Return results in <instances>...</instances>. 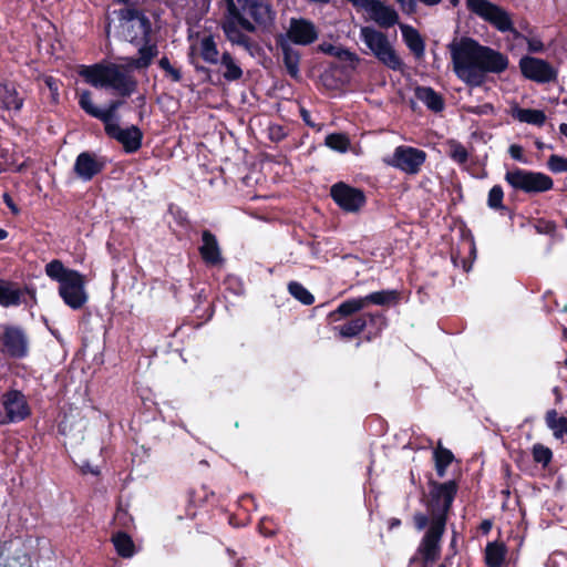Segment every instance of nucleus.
Instances as JSON below:
<instances>
[{
  "instance_id": "nucleus-1",
  "label": "nucleus",
  "mask_w": 567,
  "mask_h": 567,
  "mask_svg": "<svg viewBox=\"0 0 567 567\" xmlns=\"http://www.w3.org/2000/svg\"><path fill=\"white\" fill-rule=\"evenodd\" d=\"M453 71L470 87L485 84L487 74H501L508 69V56L471 37H462L449 44Z\"/></svg>"
},
{
  "instance_id": "nucleus-2",
  "label": "nucleus",
  "mask_w": 567,
  "mask_h": 567,
  "mask_svg": "<svg viewBox=\"0 0 567 567\" xmlns=\"http://www.w3.org/2000/svg\"><path fill=\"white\" fill-rule=\"evenodd\" d=\"M80 74L92 86L112 89L122 97L110 101L106 109L101 110L93 104L92 93L89 90L79 94V105L87 115L100 120L104 128L107 125H116L114 120L117 118L118 109L124 104L123 99L130 97L136 91L137 81L114 63L84 66Z\"/></svg>"
},
{
  "instance_id": "nucleus-3",
  "label": "nucleus",
  "mask_w": 567,
  "mask_h": 567,
  "mask_svg": "<svg viewBox=\"0 0 567 567\" xmlns=\"http://www.w3.org/2000/svg\"><path fill=\"white\" fill-rule=\"evenodd\" d=\"M429 496L426 501L427 514L415 512L413 525L416 530H425L424 546L430 549L436 547L439 539H442L446 532L449 514L457 495L458 484L455 480L447 482H429Z\"/></svg>"
},
{
  "instance_id": "nucleus-4",
  "label": "nucleus",
  "mask_w": 567,
  "mask_h": 567,
  "mask_svg": "<svg viewBox=\"0 0 567 567\" xmlns=\"http://www.w3.org/2000/svg\"><path fill=\"white\" fill-rule=\"evenodd\" d=\"M31 339L24 327L0 324V362L22 361L30 355Z\"/></svg>"
},
{
  "instance_id": "nucleus-5",
  "label": "nucleus",
  "mask_w": 567,
  "mask_h": 567,
  "mask_svg": "<svg viewBox=\"0 0 567 567\" xmlns=\"http://www.w3.org/2000/svg\"><path fill=\"white\" fill-rule=\"evenodd\" d=\"M466 8L471 13L487 22L497 31L502 33L509 32L514 38L519 37V32L514 27L512 16L503 7L489 0H466Z\"/></svg>"
},
{
  "instance_id": "nucleus-6",
  "label": "nucleus",
  "mask_w": 567,
  "mask_h": 567,
  "mask_svg": "<svg viewBox=\"0 0 567 567\" xmlns=\"http://www.w3.org/2000/svg\"><path fill=\"white\" fill-rule=\"evenodd\" d=\"M360 37L374 56L386 68L393 71L403 69L404 63L389 42L386 34L372 27H362Z\"/></svg>"
},
{
  "instance_id": "nucleus-7",
  "label": "nucleus",
  "mask_w": 567,
  "mask_h": 567,
  "mask_svg": "<svg viewBox=\"0 0 567 567\" xmlns=\"http://www.w3.org/2000/svg\"><path fill=\"white\" fill-rule=\"evenodd\" d=\"M182 503L185 514L177 515L178 519H195L197 516L210 518V512L217 505L218 497L207 485L200 484L188 487L182 495Z\"/></svg>"
},
{
  "instance_id": "nucleus-8",
  "label": "nucleus",
  "mask_w": 567,
  "mask_h": 567,
  "mask_svg": "<svg viewBox=\"0 0 567 567\" xmlns=\"http://www.w3.org/2000/svg\"><path fill=\"white\" fill-rule=\"evenodd\" d=\"M504 179L513 189L529 195L545 193L554 187V181L549 175L519 167L507 171Z\"/></svg>"
},
{
  "instance_id": "nucleus-9",
  "label": "nucleus",
  "mask_w": 567,
  "mask_h": 567,
  "mask_svg": "<svg viewBox=\"0 0 567 567\" xmlns=\"http://www.w3.org/2000/svg\"><path fill=\"white\" fill-rule=\"evenodd\" d=\"M426 153L421 148L400 145L394 148L393 155L385 163L409 175H416L426 161Z\"/></svg>"
},
{
  "instance_id": "nucleus-10",
  "label": "nucleus",
  "mask_w": 567,
  "mask_h": 567,
  "mask_svg": "<svg viewBox=\"0 0 567 567\" xmlns=\"http://www.w3.org/2000/svg\"><path fill=\"white\" fill-rule=\"evenodd\" d=\"M86 278L80 271H75L59 285V296L72 310H80L89 300L85 291Z\"/></svg>"
},
{
  "instance_id": "nucleus-11",
  "label": "nucleus",
  "mask_w": 567,
  "mask_h": 567,
  "mask_svg": "<svg viewBox=\"0 0 567 567\" xmlns=\"http://www.w3.org/2000/svg\"><path fill=\"white\" fill-rule=\"evenodd\" d=\"M330 197L346 213H358L367 204L364 192L344 182H338L331 186Z\"/></svg>"
},
{
  "instance_id": "nucleus-12",
  "label": "nucleus",
  "mask_w": 567,
  "mask_h": 567,
  "mask_svg": "<svg viewBox=\"0 0 567 567\" xmlns=\"http://www.w3.org/2000/svg\"><path fill=\"white\" fill-rule=\"evenodd\" d=\"M518 65L525 79L539 84L555 82L558 76L557 69L540 58L524 55L520 58Z\"/></svg>"
},
{
  "instance_id": "nucleus-13",
  "label": "nucleus",
  "mask_w": 567,
  "mask_h": 567,
  "mask_svg": "<svg viewBox=\"0 0 567 567\" xmlns=\"http://www.w3.org/2000/svg\"><path fill=\"white\" fill-rule=\"evenodd\" d=\"M25 296H29L34 303L37 302L34 287L24 285L20 288L17 282L0 279V306L9 308L18 307L22 303L28 305Z\"/></svg>"
},
{
  "instance_id": "nucleus-14",
  "label": "nucleus",
  "mask_w": 567,
  "mask_h": 567,
  "mask_svg": "<svg viewBox=\"0 0 567 567\" xmlns=\"http://www.w3.org/2000/svg\"><path fill=\"white\" fill-rule=\"evenodd\" d=\"M287 41L297 45H310L317 41L319 31L316 24L306 18H291L289 28L284 34Z\"/></svg>"
},
{
  "instance_id": "nucleus-15",
  "label": "nucleus",
  "mask_w": 567,
  "mask_h": 567,
  "mask_svg": "<svg viewBox=\"0 0 567 567\" xmlns=\"http://www.w3.org/2000/svg\"><path fill=\"white\" fill-rule=\"evenodd\" d=\"M123 19L131 22L127 28V37L133 44H140L141 40L152 38V22L143 11L136 8H127L123 11Z\"/></svg>"
},
{
  "instance_id": "nucleus-16",
  "label": "nucleus",
  "mask_w": 567,
  "mask_h": 567,
  "mask_svg": "<svg viewBox=\"0 0 567 567\" xmlns=\"http://www.w3.org/2000/svg\"><path fill=\"white\" fill-rule=\"evenodd\" d=\"M104 131L110 138L122 144L126 154L136 153L142 147L144 134L136 125L126 128H122L118 124L107 125Z\"/></svg>"
},
{
  "instance_id": "nucleus-17",
  "label": "nucleus",
  "mask_w": 567,
  "mask_h": 567,
  "mask_svg": "<svg viewBox=\"0 0 567 567\" xmlns=\"http://www.w3.org/2000/svg\"><path fill=\"white\" fill-rule=\"evenodd\" d=\"M107 165V158L97 156L93 152L80 153L74 162L73 171L79 178L84 182L92 181L96 175L101 174Z\"/></svg>"
},
{
  "instance_id": "nucleus-18",
  "label": "nucleus",
  "mask_w": 567,
  "mask_h": 567,
  "mask_svg": "<svg viewBox=\"0 0 567 567\" xmlns=\"http://www.w3.org/2000/svg\"><path fill=\"white\" fill-rule=\"evenodd\" d=\"M198 252L207 267L220 268L226 262L218 239L209 229L202 231V245L198 247Z\"/></svg>"
},
{
  "instance_id": "nucleus-19",
  "label": "nucleus",
  "mask_w": 567,
  "mask_h": 567,
  "mask_svg": "<svg viewBox=\"0 0 567 567\" xmlns=\"http://www.w3.org/2000/svg\"><path fill=\"white\" fill-rule=\"evenodd\" d=\"M2 405L9 422L23 421L31 414L25 396L19 390H9L3 393Z\"/></svg>"
},
{
  "instance_id": "nucleus-20",
  "label": "nucleus",
  "mask_w": 567,
  "mask_h": 567,
  "mask_svg": "<svg viewBox=\"0 0 567 567\" xmlns=\"http://www.w3.org/2000/svg\"><path fill=\"white\" fill-rule=\"evenodd\" d=\"M237 2L240 6V12L247 13L255 25L267 27L272 23L275 12L268 0H237Z\"/></svg>"
},
{
  "instance_id": "nucleus-21",
  "label": "nucleus",
  "mask_w": 567,
  "mask_h": 567,
  "mask_svg": "<svg viewBox=\"0 0 567 567\" xmlns=\"http://www.w3.org/2000/svg\"><path fill=\"white\" fill-rule=\"evenodd\" d=\"M372 19L384 29H389L399 23V14L394 8L384 4L381 0H370L365 7Z\"/></svg>"
},
{
  "instance_id": "nucleus-22",
  "label": "nucleus",
  "mask_w": 567,
  "mask_h": 567,
  "mask_svg": "<svg viewBox=\"0 0 567 567\" xmlns=\"http://www.w3.org/2000/svg\"><path fill=\"white\" fill-rule=\"evenodd\" d=\"M276 45L282 52V63L287 70V73L292 79L299 78V64H300V53L295 50L290 43L287 41L286 37L280 33L276 38Z\"/></svg>"
},
{
  "instance_id": "nucleus-23",
  "label": "nucleus",
  "mask_w": 567,
  "mask_h": 567,
  "mask_svg": "<svg viewBox=\"0 0 567 567\" xmlns=\"http://www.w3.org/2000/svg\"><path fill=\"white\" fill-rule=\"evenodd\" d=\"M24 99L19 95L13 82H0V107L6 111H21Z\"/></svg>"
},
{
  "instance_id": "nucleus-24",
  "label": "nucleus",
  "mask_w": 567,
  "mask_h": 567,
  "mask_svg": "<svg viewBox=\"0 0 567 567\" xmlns=\"http://www.w3.org/2000/svg\"><path fill=\"white\" fill-rule=\"evenodd\" d=\"M361 317L367 319L364 340L368 342L380 338L383 330L388 327V318L381 311L363 312Z\"/></svg>"
},
{
  "instance_id": "nucleus-25",
  "label": "nucleus",
  "mask_w": 567,
  "mask_h": 567,
  "mask_svg": "<svg viewBox=\"0 0 567 567\" xmlns=\"http://www.w3.org/2000/svg\"><path fill=\"white\" fill-rule=\"evenodd\" d=\"M142 45L138 49V58L131 59L128 64L134 69L141 70L148 68L153 59L158 54V48L155 42H152V38L147 40H141Z\"/></svg>"
},
{
  "instance_id": "nucleus-26",
  "label": "nucleus",
  "mask_w": 567,
  "mask_h": 567,
  "mask_svg": "<svg viewBox=\"0 0 567 567\" xmlns=\"http://www.w3.org/2000/svg\"><path fill=\"white\" fill-rule=\"evenodd\" d=\"M364 309V303L362 297L358 298H349L344 301H342L336 310L331 311L328 315V319L331 322H337L341 319H347L352 317L353 315L358 313Z\"/></svg>"
},
{
  "instance_id": "nucleus-27",
  "label": "nucleus",
  "mask_w": 567,
  "mask_h": 567,
  "mask_svg": "<svg viewBox=\"0 0 567 567\" xmlns=\"http://www.w3.org/2000/svg\"><path fill=\"white\" fill-rule=\"evenodd\" d=\"M415 97L423 102L426 107L439 113L444 110L445 102L443 96L431 86H417L415 89Z\"/></svg>"
},
{
  "instance_id": "nucleus-28",
  "label": "nucleus",
  "mask_w": 567,
  "mask_h": 567,
  "mask_svg": "<svg viewBox=\"0 0 567 567\" xmlns=\"http://www.w3.org/2000/svg\"><path fill=\"white\" fill-rule=\"evenodd\" d=\"M367 328V319L361 315L351 318L342 324L334 326L333 331L340 339H352L364 332Z\"/></svg>"
},
{
  "instance_id": "nucleus-29",
  "label": "nucleus",
  "mask_w": 567,
  "mask_h": 567,
  "mask_svg": "<svg viewBox=\"0 0 567 567\" xmlns=\"http://www.w3.org/2000/svg\"><path fill=\"white\" fill-rule=\"evenodd\" d=\"M403 40L416 59H421L425 52V42L420 32L411 25L401 24Z\"/></svg>"
},
{
  "instance_id": "nucleus-30",
  "label": "nucleus",
  "mask_w": 567,
  "mask_h": 567,
  "mask_svg": "<svg viewBox=\"0 0 567 567\" xmlns=\"http://www.w3.org/2000/svg\"><path fill=\"white\" fill-rule=\"evenodd\" d=\"M111 542L116 554L124 559L132 558L136 553V546L132 537L123 530H118L112 535Z\"/></svg>"
},
{
  "instance_id": "nucleus-31",
  "label": "nucleus",
  "mask_w": 567,
  "mask_h": 567,
  "mask_svg": "<svg viewBox=\"0 0 567 567\" xmlns=\"http://www.w3.org/2000/svg\"><path fill=\"white\" fill-rule=\"evenodd\" d=\"M455 456L453 452L442 445L439 441L436 447L433 450V461L435 472L439 478L446 475L447 467L454 462Z\"/></svg>"
},
{
  "instance_id": "nucleus-32",
  "label": "nucleus",
  "mask_w": 567,
  "mask_h": 567,
  "mask_svg": "<svg viewBox=\"0 0 567 567\" xmlns=\"http://www.w3.org/2000/svg\"><path fill=\"white\" fill-rule=\"evenodd\" d=\"M507 547L502 542L487 543L485 547V564L488 567H501L505 561Z\"/></svg>"
},
{
  "instance_id": "nucleus-33",
  "label": "nucleus",
  "mask_w": 567,
  "mask_h": 567,
  "mask_svg": "<svg viewBox=\"0 0 567 567\" xmlns=\"http://www.w3.org/2000/svg\"><path fill=\"white\" fill-rule=\"evenodd\" d=\"M362 299L364 308L369 305L391 306L400 301V292L398 290H380L363 296Z\"/></svg>"
},
{
  "instance_id": "nucleus-34",
  "label": "nucleus",
  "mask_w": 567,
  "mask_h": 567,
  "mask_svg": "<svg viewBox=\"0 0 567 567\" xmlns=\"http://www.w3.org/2000/svg\"><path fill=\"white\" fill-rule=\"evenodd\" d=\"M513 117L522 123L543 126L546 122V114L543 110L515 107Z\"/></svg>"
},
{
  "instance_id": "nucleus-35",
  "label": "nucleus",
  "mask_w": 567,
  "mask_h": 567,
  "mask_svg": "<svg viewBox=\"0 0 567 567\" xmlns=\"http://www.w3.org/2000/svg\"><path fill=\"white\" fill-rule=\"evenodd\" d=\"M235 22L234 20L223 25L226 38L234 44L240 45L246 50H251L254 48V41L250 37L245 34Z\"/></svg>"
},
{
  "instance_id": "nucleus-36",
  "label": "nucleus",
  "mask_w": 567,
  "mask_h": 567,
  "mask_svg": "<svg viewBox=\"0 0 567 567\" xmlns=\"http://www.w3.org/2000/svg\"><path fill=\"white\" fill-rule=\"evenodd\" d=\"M547 426L556 439L567 437V417L559 415L555 409L548 410L545 415Z\"/></svg>"
},
{
  "instance_id": "nucleus-37",
  "label": "nucleus",
  "mask_w": 567,
  "mask_h": 567,
  "mask_svg": "<svg viewBox=\"0 0 567 567\" xmlns=\"http://www.w3.org/2000/svg\"><path fill=\"white\" fill-rule=\"evenodd\" d=\"M198 58H202L209 64H217L220 62L219 51L213 35H206L200 40Z\"/></svg>"
},
{
  "instance_id": "nucleus-38",
  "label": "nucleus",
  "mask_w": 567,
  "mask_h": 567,
  "mask_svg": "<svg viewBox=\"0 0 567 567\" xmlns=\"http://www.w3.org/2000/svg\"><path fill=\"white\" fill-rule=\"evenodd\" d=\"M45 275L59 282L62 284L68 277H70L72 274H74L75 269H70L64 267L63 262L60 259H53L50 262L45 265Z\"/></svg>"
},
{
  "instance_id": "nucleus-39",
  "label": "nucleus",
  "mask_w": 567,
  "mask_h": 567,
  "mask_svg": "<svg viewBox=\"0 0 567 567\" xmlns=\"http://www.w3.org/2000/svg\"><path fill=\"white\" fill-rule=\"evenodd\" d=\"M425 534L423 535L420 545L417 547L416 553L421 556L422 564L421 567H429L430 565L437 561L441 557L442 551V539H439L436 543V547L427 549L424 546Z\"/></svg>"
},
{
  "instance_id": "nucleus-40",
  "label": "nucleus",
  "mask_w": 567,
  "mask_h": 567,
  "mask_svg": "<svg viewBox=\"0 0 567 567\" xmlns=\"http://www.w3.org/2000/svg\"><path fill=\"white\" fill-rule=\"evenodd\" d=\"M220 64L225 68L223 76L226 81L233 82V81H237V80L241 79L243 70L235 62L233 55L229 52L225 51L220 55Z\"/></svg>"
},
{
  "instance_id": "nucleus-41",
  "label": "nucleus",
  "mask_w": 567,
  "mask_h": 567,
  "mask_svg": "<svg viewBox=\"0 0 567 567\" xmlns=\"http://www.w3.org/2000/svg\"><path fill=\"white\" fill-rule=\"evenodd\" d=\"M226 4L227 14L229 18L236 21V23L247 32H255V24L248 20L241 12L240 9L236 6L234 0H223Z\"/></svg>"
},
{
  "instance_id": "nucleus-42",
  "label": "nucleus",
  "mask_w": 567,
  "mask_h": 567,
  "mask_svg": "<svg viewBox=\"0 0 567 567\" xmlns=\"http://www.w3.org/2000/svg\"><path fill=\"white\" fill-rule=\"evenodd\" d=\"M503 199L504 190L502 186L494 185L488 192L487 206L493 210L501 212V214L507 213L512 216L513 212L503 204Z\"/></svg>"
},
{
  "instance_id": "nucleus-43",
  "label": "nucleus",
  "mask_w": 567,
  "mask_h": 567,
  "mask_svg": "<svg viewBox=\"0 0 567 567\" xmlns=\"http://www.w3.org/2000/svg\"><path fill=\"white\" fill-rule=\"evenodd\" d=\"M197 298V306L194 308V312L196 313V317L202 319L203 321L207 322L210 320L215 313V306L214 302L210 300H207L206 295L204 293V290L198 292L196 295Z\"/></svg>"
},
{
  "instance_id": "nucleus-44",
  "label": "nucleus",
  "mask_w": 567,
  "mask_h": 567,
  "mask_svg": "<svg viewBox=\"0 0 567 567\" xmlns=\"http://www.w3.org/2000/svg\"><path fill=\"white\" fill-rule=\"evenodd\" d=\"M187 59H188L189 64L193 65L195 72L197 74L203 75V82L215 83L213 80L212 70L209 68L203 65L202 63H199V58H198L197 49L195 45H192L189 48V51L187 53Z\"/></svg>"
},
{
  "instance_id": "nucleus-45",
  "label": "nucleus",
  "mask_w": 567,
  "mask_h": 567,
  "mask_svg": "<svg viewBox=\"0 0 567 567\" xmlns=\"http://www.w3.org/2000/svg\"><path fill=\"white\" fill-rule=\"evenodd\" d=\"M288 291L305 306H311L315 302V296L298 281H290L288 284Z\"/></svg>"
},
{
  "instance_id": "nucleus-46",
  "label": "nucleus",
  "mask_w": 567,
  "mask_h": 567,
  "mask_svg": "<svg viewBox=\"0 0 567 567\" xmlns=\"http://www.w3.org/2000/svg\"><path fill=\"white\" fill-rule=\"evenodd\" d=\"M447 146V155L452 161L461 165L467 163L470 155L467 150L461 142L456 140H449Z\"/></svg>"
},
{
  "instance_id": "nucleus-47",
  "label": "nucleus",
  "mask_w": 567,
  "mask_h": 567,
  "mask_svg": "<svg viewBox=\"0 0 567 567\" xmlns=\"http://www.w3.org/2000/svg\"><path fill=\"white\" fill-rule=\"evenodd\" d=\"M324 144L333 151L344 153L349 148L350 140L343 133H331L326 136Z\"/></svg>"
},
{
  "instance_id": "nucleus-48",
  "label": "nucleus",
  "mask_w": 567,
  "mask_h": 567,
  "mask_svg": "<svg viewBox=\"0 0 567 567\" xmlns=\"http://www.w3.org/2000/svg\"><path fill=\"white\" fill-rule=\"evenodd\" d=\"M532 454L534 462L542 464L544 467H546L553 460V451L542 443L533 445Z\"/></svg>"
},
{
  "instance_id": "nucleus-49",
  "label": "nucleus",
  "mask_w": 567,
  "mask_h": 567,
  "mask_svg": "<svg viewBox=\"0 0 567 567\" xmlns=\"http://www.w3.org/2000/svg\"><path fill=\"white\" fill-rule=\"evenodd\" d=\"M43 82L45 84V86L49 89L50 91V94H51V102L53 104H58L59 101H60V93H59V90H60V86H61V81L52 75H45L44 79H43Z\"/></svg>"
},
{
  "instance_id": "nucleus-50",
  "label": "nucleus",
  "mask_w": 567,
  "mask_h": 567,
  "mask_svg": "<svg viewBox=\"0 0 567 567\" xmlns=\"http://www.w3.org/2000/svg\"><path fill=\"white\" fill-rule=\"evenodd\" d=\"M547 166L555 174L567 172V157L553 154L547 161Z\"/></svg>"
},
{
  "instance_id": "nucleus-51",
  "label": "nucleus",
  "mask_w": 567,
  "mask_h": 567,
  "mask_svg": "<svg viewBox=\"0 0 567 567\" xmlns=\"http://www.w3.org/2000/svg\"><path fill=\"white\" fill-rule=\"evenodd\" d=\"M258 530L265 537H272L278 533V527L272 518L264 517L258 524Z\"/></svg>"
},
{
  "instance_id": "nucleus-52",
  "label": "nucleus",
  "mask_w": 567,
  "mask_h": 567,
  "mask_svg": "<svg viewBox=\"0 0 567 567\" xmlns=\"http://www.w3.org/2000/svg\"><path fill=\"white\" fill-rule=\"evenodd\" d=\"M465 111L467 113L474 114V115H488V114H493L495 109H494L493 104L484 103L481 105L466 106Z\"/></svg>"
},
{
  "instance_id": "nucleus-53",
  "label": "nucleus",
  "mask_w": 567,
  "mask_h": 567,
  "mask_svg": "<svg viewBox=\"0 0 567 567\" xmlns=\"http://www.w3.org/2000/svg\"><path fill=\"white\" fill-rule=\"evenodd\" d=\"M334 58L339 59L340 61L349 62L350 64L354 65L359 62V56L351 52L350 50L339 47L337 55Z\"/></svg>"
},
{
  "instance_id": "nucleus-54",
  "label": "nucleus",
  "mask_w": 567,
  "mask_h": 567,
  "mask_svg": "<svg viewBox=\"0 0 567 567\" xmlns=\"http://www.w3.org/2000/svg\"><path fill=\"white\" fill-rule=\"evenodd\" d=\"M115 520L122 527H128L133 522V517L124 509L118 508L115 514Z\"/></svg>"
},
{
  "instance_id": "nucleus-55",
  "label": "nucleus",
  "mask_w": 567,
  "mask_h": 567,
  "mask_svg": "<svg viewBox=\"0 0 567 567\" xmlns=\"http://www.w3.org/2000/svg\"><path fill=\"white\" fill-rule=\"evenodd\" d=\"M508 153L513 159L526 163V159L524 157V150L520 145L512 144L508 148Z\"/></svg>"
},
{
  "instance_id": "nucleus-56",
  "label": "nucleus",
  "mask_w": 567,
  "mask_h": 567,
  "mask_svg": "<svg viewBox=\"0 0 567 567\" xmlns=\"http://www.w3.org/2000/svg\"><path fill=\"white\" fill-rule=\"evenodd\" d=\"M338 50H339V45H334V44L329 43V42H323V43H321V44H319L317 47V51L318 52H322V53L328 54L330 56L337 55Z\"/></svg>"
},
{
  "instance_id": "nucleus-57",
  "label": "nucleus",
  "mask_w": 567,
  "mask_h": 567,
  "mask_svg": "<svg viewBox=\"0 0 567 567\" xmlns=\"http://www.w3.org/2000/svg\"><path fill=\"white\" fill-rule=\"evenodd\" d=\"M3 203L6 204V206L10 209V212L17 216L20 214V208L18 207V205L14 203L13 198L11 197V195L9 193H4L3 196Z\"/></svg>"
},
{
  "instance_id": "nucleus-58",
  "label": "nucleus",
  "mask_w": 567,
  "mask_h": 567,
  "mask_svg": "<svg viewBox=\"0 0 567 567\" xmlns=\"http://www.w3.org/2000/svg\"><path fill=\"white\" fill-rule=\"evenodd\" d=\"M545 50V45L540 40L532 39L528 41V51L538 53Z\"/></svg>"
},
{
  "instance_id": "nucleus-59",
  "label": "nucleus",
  "mask_w": 567,
  "mask_h": 567,
  "mask_svg": "<svg viewBox=\"0 0 567 567\" xmlns=\"http://www.w3.org/2000/svg\"><path fill=\"white\" fill-rule=\"evenodd\" d=\"M173 82H181L182 81V72L179 69L175 68V66H171L166 72H165Z\"/></svg>"
},
{
  "instance_id": "nucleus-60",
  "label": "nucleus",
  "mask_w": 567,
  "mask_h": 567,
  "mask_svg": "<svg viewBox=\"0 0 567 567\" xmlns=\"http://www.w3.org/2000/svg\"><path fill=\"white\" fill-rule=\"evenodd\" d=\"M300 116L307 126L312 128L317 127V125L311 120L310 112L302 106L300 107Z\"/></svg>"
},
{
  "instance_id": "nucleus-61",
  "label": "nucleus",
  "mask_w": 567,
  "mask_h": 567,
  "mask_svg": "<svg viewBox=\"0 0 567 567\" xmlns=\"http://www.w3.org/2000/svg\"><path fill=\"white\" fill-rule=\"evenodd\" d=\"M492 527H493L492 520L484 519L480 525V530L482 532V534L486 535L491 532Z\"/></svg>"
},
{
  "instance_id": "nucleus-62",
  "label": "nucleus",
  "mask_w": 567,
  "mask_h": 567,
  "mask_svg": "<svg viewBox=\"0 0 567 567\" xmlns=\"http://www.w3.org/2000/svg\"><path fill=\"white\" fill-rule=\"evenodd\" d=\"M158 66H159L163 71H165V72H166V71L172 66V64H171V62H169V60H168V58H167V56H163V58H162V59H159V61H158Z\"/></svg>"
},
{
  "instance_id": "nucleus-63",
  "label": "nucleus",
  "mask_w": 567,
  "mask_h": 567,
  "mask_svg": "<svg viewBox=\"0 0 567 567\" xmlns=\"http://www.w3.org/2000/svg\"><path fill=\"white\" fill-rule=\"evenodd\" d=\"M176 221L181 226H186L188 224V219H187L186 215L181 210H178V213H177Z\"/></svg>"
},
{
  "instance_id": "nucleus-64",
  "label": "nucleus",
  "mask_w": 567,
  "mask_h": 567,
  "mask_svg": "<svg viewBox=\"0 0 567 567\" xmlns=\"http://www.w3.org/2000/svg\"><path fill=\"white\" fill-rule=\"evenodd\" d=\"M535 146L538 151H543L544 148L553 150V145H547L540 140L535 141Z\"/></svg>"
}]
</instances>
